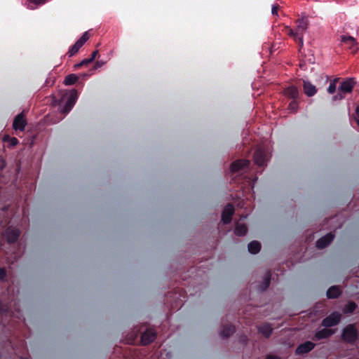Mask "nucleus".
<instances>
[{
    "mask_svg": "<svg viewBox=\"0 0 359 359\" xmlns=\"http://www.w3.org/2000/svg\"><path fill=\"white\" fill-rule=\"evenodd\" d=\"M58 96L60 98L58 100H55V102H57L60 107L64 104L61 111L66 114L71 111L75 104L78 98V93L74 89L69 91H60L58 93Z\"/></svg>",
    "mask_w": 359,
    "mask_h": 359,
    "instance_id": "obj_1",
    "label": "nucleus"
},
{
    "mask_svg": "<svg viewBox=\"0 0 359 359\" xmlns=\"http://www.w3.org/2000/svg\"><path fill=\"white\" fill-rule=\"evenodd\" d=\"M307 20L305 18H302L297 21V27L294 30L289 27H286L285 30V33L289 36L294 38V40L298 41L300 46H303V35L307 29Z\"/></svg>",
    "mask_w": 359,
    "mask_h": 359,
    "instance_id": "obj_2",
    "label": "nucleus"
},
{
    "mask_svg": "<svg viewBox=\"0 0 359 359\" xmlns=\"http://www.w3.org/2000/svg\"><path fill=\"white\" fill-rule=\"evenodd\" d=\"M355 86L353 79H347L342 81L339 87L338 94L333 97V100H341L344 97L345 94L351 93Z\"/></svg>",
    "mask_w": 359,
    "mask_h": 359,
    "instance_id": "obj_3",
    "label": "nucleus"
},
{
    "mask_svg": "<svg viewBox=\"0 0 359 359\" xmlns=\"http://www.w3.org/2000/svg\"><path fill=\"white\" fill-rule=\"evenodd\" d=\"M358 337L357 330L353 325L346 326L343 331L342 338L348 342H353Z\"/></svg>",
    "mask_w": 359,
    "mask_h": 359,
    "instance_id": "obj_4",
    "label": "nucleus"
},
{
    "mask_svg": "<svg viewBox=\"0 0 359 359\" xmlns=\"http://www.w3.org/2000/svg\"><path fill=\"white\" fill-rule=\"evenodd\" d=\"M341 315L339 312H333L323 319L322 325L325 327H332L337 325L341 320Z\"/></svg>",
    "mask_w": 359,
    "mask_h": 359,
    "instance_id": "obj_5",
    "label": "nucleus"
},
{
    "mask_svg": "<svg viewBox=\"0 0 359 359\" xmlns=\"http://www.w3.org/2000/svg\"><path fill=\"white\" fill-rule=\"evenodd\" d=\"M88 39L89 34L88 32H86L69 50L68 54L69 57H72L74 55H75L79 51V50L82 47V46L88 40Z\"/></svg>",
    "mask_w": 359,
    "mask_h": 359,
    "instance_id": "obj_6",
    "label": "nucleus"
},
{
    "mask_svg": "<svg viewBox=\"0 0 359 359\" xmlns=\"http://www.w3.org/2000/svg\"><path fill=\"white\" fill-rule=\"evenodd\" d=\"M255 163L259 166H263L267 161V154L264 149L258 147L254 154Z\"/></svg>",
    "mask_w": 359,
    "mask_h": 359,
    "instance_id": "obj_7",
    "label": "nucleus"
},
{
    "mask_svg": "<svg viewBox=\"0 0 359 359\" xmlns=\"http://www.w3.org/2000/svg\"><path fill=\"white\" fill-rule=\"evenodd\" d=\"M341 41L344 46L348 48L352 53H355L357 50V43L353 37L350 36H341Z\"/></svg>",
    "mask_w": 359,
    "mask_h": 359,
    "instance_id": "obj_8",
    "label": "nucleus"
},
{
    "mask_svg": "<svg viewBox=\"0 0 359 359\" xmlns=\"http://www.w3.org/2000/svg\"><path fill=\"white\" fill-rule=\"evenodd\" d=\"M234 212V208L232 205L228 204L226 205L222 215V220L224 224H229L231 222L232 216Z\"/></svg>",
    "mask_w": 359,
    "mask_h": 359,
    "instance_id": "obj_9",
    "label": "nucleus"
},
{
    "mask_svg": "<svg viewBox=\"0 0 359 359\" xmlns=\"http://www.w3.org/2000/svg\"><path fill=\"white\" fill-rule=\"evenodd\" d=\"M20 232L18 229L8 227L6 231V237L8 243H13L15 242L20 236Z\"/></svg>",
    "mask_w": 359,
    "mask_h": 359,
    "instance_id": "obj_10",
    "label": "nucleus"
},
{
    "mask_svg": "<svg viewBox=\"0 0 359 359\" xmlns=\"http://www.w3.org/2000/svg\"><path fill=\"white\" fill-rule=\"evenodd\" d=\"M26 120L24 118L22 113L19 114L15 118L13 123V128L15 130H24L26 126Z\"/></svg>",
    "mask_w": 359,
    "mask_h": 359,
    "instance_id": "obj_11",
    "label": "nucleus"
},
{
    "mask_svg": "<svg viewBox=\"0 0 359 359\" xmlns=\"http://www.w3.org/2000/svg\"><path fill=\"white\" fill-rule=\"evenodd\" d=\"M156 338V332L153 329L147 330L141 337V343L147 345L151 343Z\"/></svg>",
    "mask_w": 359,
    "mask_h": 359,
    "instance_id": "obj_12",
    "label": "nucleus"
},
{
    "mask_svg": "<svg viewBox=\"0 0 359 359\" xmlns=\"http://www.w3.org/2000/svg\"><path fill=\"white\" fill-rule=\"evenodd\" d=\"M249 165L250 161L248 160L236 161L231 165V171L233 173L238 172L245 168H248Z\"/></svg>",
    "mask_w": 359,
    "mask_h": 359,
    "instance_id": "obj_13",
    "label": "nucleus"
},
{
    "mask_svg": "<svg viewBox=\"0 0 359 359\" xmlns=\"http://www.w3.org/2000/svg\"><path fill=\"white\" fill-rule=\"evenodd\" d=\"M333 238L334 235L332 233H329L317 241L316 247L319 249H323L327 246L329 243L332 242Z\"/></svg>",
    "mask_w": 359,
    "mask_h": 359,
    "instance_id": "obj_14",
    "label": "nucleus"
},
{
    "mask_svg": "<svg viewBox=\"0 0 359 359\" xmlns=\"http://www.w3.org/2000/svg\"><path fill=\"white\" fill-rule=\"evenodd\" d=\"M315 347V344L311 341H306L300 344L296 349L297 354L307 353Z\"/></svg>",
    "mask_w": 359,
    "mask_h": 359,
    "instance_id": "obj_15",
    "label": "nucleus"
},
{
    "mask_svg": "<svg viewBox=\"0 0 359 359\" xmlns=\"http://www.w3.org/2000/svg\"><path fill=\"white\" fill-rule=\"evenodd\" d=\"M303 88L304 93L309 97L313 96L317 93L316 86L308 81H304Z\"/></svg>",
    "mask_w": 359,
    "mask_h": 359,
    "instance_id": "obj_16",
    "label": "nucleus"
},
{
    "mask_svg": "<svg viewBox=\"0 0 359 359\" xmlns=\"http://www.w3.org/2000/svg\"><path fill=\"white\" fill-rule=\"evenodd\" d=\"M284 95L289 98L296 100L298 98L299 93L297 87L290 86L284 90Z\"/></svg>",
    "mask_w": 359,
    "mask_h": 359,
    "instance_id": "obj_17",
    "label": "nucleus"
},
{
    "mask_svg": "<svg viewBox=\"0 0 359 359\" xmlns=\"http://www.w3.org/2000/svg\"><path fill=\"white\" fill-rule=\"evenodd\" d=\"M334 334V331L332 330L324 328L315 334V338L316 339H321L327 338Z\"/></svg>",
    "mask_w": 359,
    "mask_h": 359,
    "instance_id": "obj_18",
    "label": "nucleus"
},
{
    "mask_svg": "<svg viewBox=\"0 0 359 359\" xmlns=\"http://www.w3.org/2000/svg\"><path fill=\"white\" fill-rule=\"evenodd\" d=\"M341 294V290L337 286H332L327 292V296L330 299L337 298Z\"/></svg>",
    "mask_w": 359,
    "mask_h": 359,
    "instance_id": "obj_19",
    "label": "nucleus"
},
{
    "mask_svg": "<svg viewBox=\"0 0 359 359\" xmlns=\"http://www.w3.org/2000/svg\"><path fill=\"white\" fill-rule=\"evenodd\" d=\"M248 231L247 226L244 224L237 222L235 228V233L237 236H244Z\"/></svg>",
    "mask_w": 359,
    "mask_h": 359,
    "instance_id": "obj_20",
    "label": "nucleus"
},
{
    "mask_svg": "<svg viewBox=\"0 0 359 359\" xmlns=\"http://www.w3.org/2000/svg\"><path fill=\"white\" fill-rule=\"evenodd\" d=\"M261 249V245L258 241H252L248 244V251L252 254H257Z\"/></svg>",
    "mask_w": 359,
    "mask_h": 359,
    "instance_id": "obj_21",
    "label": "nucleus"
},
{
    "mask_svg": "<svg viewBox=\"0 0 359 359\" xmlns=\"http://www.w3.org/2000/svg\"><path fill=\"white\" fill-rule=\"evenodd\" d=\"M259 332L266 337H269L272 332V327L269 324H264L258 327Z\"/></svg>",
    "mask_w": 359,
    "mask_h": 359,
    "instance_id": "obj_22",
    "label": "nucleus"
},
{
    "mask_svg": "<svg viewBox=\"0 0 359 359\" xmlns=\"http://www.w3.org/2000/svg\"><path fill=\"white\" fill-rule=\"evenodd\" d=\"M235 331L234 327L232 325L224 327L223 330L221 332V337L223 338L229 337Z\"/></svg>",
    "mask_w": 359,
    "mask_h": 359,
    "instance_id": "obj_23",
    "label": "nucleus"
},
{
    "mask_svg": "<svg viewBox=\"0 0 359 359\" xmlns=\"http://www.w3.org/2000/svg\"><path fill=\"white\" fill-rule=\"evenodd\" d=\"M77 80L78 76L75 74H72L65 77L64 83L67 86L73 85L77 81Z\"/></svg>",
    "mask_w": 359,
    "mask_h": 359,
    "instance_id": "obj_24",
    "label": "nucleus"
},
{
    "mask_svg": "<svg viewBox=\"0 0 359 359\" xmlns=\"http://www.w3.org/2000/svg\"><path fill=\"white\" fill-rule=\"evenodd\" d=\"M356 308V304L353 302H348L344 308V313H352Z\"/></svg>",
    "mask_w": 359,
    "mask_h": 359,
    "instance_id": "obj_25",
    "label": "nucleus"
},
{
    "mask_svg": "<svg viewBox=\"0 0 359 359\" xmlns=\"http://www.w3.org/2000/svg\"><path fill=\"white\" fill-rule=\"evenodd\" d=\"M339 79H334V80L331 81L328 88H327V92L330 94H333L336 91L337 88V83L338 82Z\"/></svg>",
    "mask_w": 359,
    "mask_h": 359,
    "instance_id": "obj_26",
    "label": "nucleus"
},
{
    "mask_svg": "<svg viewBox=\"0 0 359 359\" xmlns=\"http://www.w3.org/2000/svg\"><path fill=\"white\" fill-rule=\"evenodd\" d=\"M46 0H29L27 8L29 9H34L36 8L35 6L42 4Z\"/></svg>",
    "mask_w": 359,
    "mask_h": 359,
    "instance_id": "obj_27",
    "label": "nucleus"
},
{
    "mask_svg": "<svg viewBox=\"0 0 359 359\" xmlns=\"http://www.w3.org/2000/svg\"><path fill=\"white\" fill-rule=\"evenodd\" d=\"M270 278H271V274L269 272H267L265 275L264 281L260 287V290H264L269 287V285L270 284Z\"/></svg>",
    "mask_w": 359,
    "mask_h": 359,
    "instance_id": "obj_28",
    "label": "nucleus"
},
{
    "mask_svg": "<svg viewBox=\"0 0 359 359\" xmlns=\"http://www.w3.org/2000/svg\"><path fill=\"white\" fill-rule=\"evenodd\" d=\"M297 108H298V103L295 100L292 101L288 106V109L291 112H296L297 111Z\"/></svg>",
    "mask_w": 359,
    "mask_h": 359,
    "instance_id": "obj_29",
    "label": "nucleus"
},
{
    "mask_svg": "<svg viewBox=\"0 0 359 359\" xmlns=\"http://www.w3.org/2000/svg\"><path fill=\"white\" fill-rule=\"evenodd\" d=\"M279 9V6L277 4H273L271 8V13L273 15H278V11Z\"/></svg>",
    "mask_w": 359,
    "mask_h": 359,
    "instance_id": "obj_30",
    "label": "nucleus"
},
{
    "mask_svg": "<svg viewBox=\"0 0 359 359\" xmlns=\"http://www.w3.org/2000/svg\"><path fill=\"white\" fill-rule=\"evenodd\" d=\"M353 120L356 122V123L359 126V107H357V108L355 109V116H354Z\"/></svg>",
    "mask_w": 359,
    "mask_h": 359,
    "instance_id": "obj_31",
    "label": "nucleus"
},
{
    "mask_svg": "<svg viewBox=\"0 0 359 359\" xmlns=\"http://www.w3.org/2000/svg\"><path fill=\"white\" fill-rule=\"evenodd\" d=\"M93 61H89V58L88 59H85L83 60V61H81L79 64L77 65L78 67H81V66H83V65H86L88 63H90L92 62Z\"/></svg>",
    "mask_w": 359,
    "mask_h": 359,
    "instance_id": "obj_32",
    "label": "nucleus"
},
{
    "mask_svg": "<svg viewBox=\"0 0 359 359\" xmlns=\"http://www.w3.org/2000/svg\"><path fill=\"white\" fill-rule=\"evenodd\" d=\"M97 55H98V50L93 51L91 54L90 57L89 58V61H93Z\"/></svg>",
    "mask_w": 359,
    "mask_h": 359,
    "instance_id": "obj_33",
    "label": "nucleus"
},
{
    "mask_svg": "<svg viewBox=\"0 0 359 359\" xmlns=\"http://www.w3.org/2000/svg\"><path fill=\"white\" fill-rule=\"evenodd\" d=\"M18 140L17 138L12 137V138L10 139V144H11V145L15 146V145L18 144Z\"/></svg>",
    "mask_w": 359,
    "mask_h": 359,
    "instance_id": "obj_34",
    "label": "nucleus"
},
{
    "mask_svg": "<svg viewBox=\"0 0 359 359\" xmlns=\"http://www.w3.org/2000/svg\"><path fill=\"white\" fill-rule=\"evenodd\" d=\"M6 276V271L3 268H0V280H3Z\"/></svg>",
    "mask_w": 359,
    "mask_h": 359,
    "instance_id": "obj_35",
    "label": "nucleus"
},
{
    "mask_svg": "<svg viewBox=\"0 0 359 359\" xmlns=\"http://www.w3.org/2000/svg\"><path fill=\"white\" fill-rule=\"evenodd\" d=\"M104 65V62L102 61H97L94 67V69H97L98 67H102Z\"/></svg>",
    "mask_w": 359,
    "mask_h": 359,
    "instance_id": "obj_36",
    "label": "nucleus"
},
{
    "mask_svg": "<svg viewBox=\"0 0 359 359\" xmlns=\"http://www.w3.org/2000/svg\"><path fill=\"white\" fill-rule=\"evenodd\" d=\"M5 166V162L3 159H0V170L3 169Z\"/></svg>",
    "mask_w": 359,
    "mask_h": 359,
    "instance_id": "obj_37",
    "label": "nucleus"
},
{
    "mask_svg": "<svg viewBox=\"0 0 359 359\" xmlns=\"http://www.w3.org/2000/svg\"><path fill=\"white\" fill-rule=\"evenodd\" d=\"M266 359H281L280 357H278V356H272V355H269Z\"/></svg>",
    "mask_w": 359,
    "mask_h": 359,
    "instance_id": "obj_38",
    "label": "nucleus"
},
{
    "mask_svg": "<svg viewBox=\"0 0 359 359\" xmlns=\"http://www.w3.org/2000/svg\"><path fill=\"white\" fill-rule=\"evenodd\" d=\"M10 139H11V138L9 137V136H8V135H4V137H3V141H4V142H6V141L10 140Z\"/></svg>",
    "mask_w": 359,
    "mask_h": 359,
    "instance_id": "obj_39",
    "label": "nucleus"
}]
</instances>
